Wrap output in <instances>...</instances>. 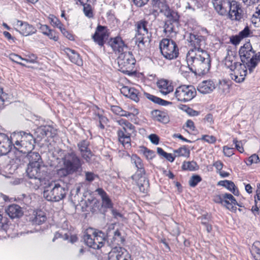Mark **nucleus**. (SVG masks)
<instances>
[{"instance_id": "nucleus-1", "label": "nucleus", "mask_w": 260, "mask_h": 260, "mask_svg": "<svg viewBox=\"0 0 260 260\" xmlns=\"http://www.w3.org/2000/svg\"><path fill=\"white\" fill-rule=\"evenodd\" d=\"M186 60L189 70L197 74H205L211 67L210 56L205 50L188 51Z\"/></svg>"}, {"instance_id": "nucleus-2", "label": "nucleus", "mask_w": 260, "mask_h": 260, "mask_svg": "<svg viewBox=\"0 0 260 260\" xmlns=\"http://www.w3.org/2000/svg\"><path fill=\"white\" fill-rule=\"evenodd\" d=\"M214 10L220 16L232 20H240L242 18L240 4L235 0H211Z\"/></svg>"}, {"instance_id": "nucleus-3", "label": "nucleus", "mask_w": 260, "mask_h": 260, "mask_svg": "<svg viewBox=\"0 0 260 260\" xmlns=\"http://www.w3.org/2000/svg\"><path fill=\"white\" fill-rule=\"evenodd\" d=\"M61 159L63 167L57 171V175L60 177L73 174L82 168L81 160L73 149L64 152Z\"/></svg>"}, {"instance_id": "nucleus-4", "label": "nucleus", "mask_w": 260, "mask_h": 260, "mask_svg": "<svg viewBox=\"0 0 260 260\" xmlns=\"http://www.w3.org/2000/svg\"><path fill=\"white\" fill-rule=\"evenodd\" d=\"M12 141L15 148L24 154L32 151L35 147V139L30 133H13Z\"/></svg>"}, {"instance_id": "nucleus-5", "label": "nucleus", "mask_w": 260, "mask_h": 260, "mask_svg": "<svg viewBox=\"0 0 260 260\" xmlns=\"http://www.w3.org/2000/svg\"><path fill=\"white\" fill-rule=\"evenodd\" d=\"M131 163L137 169L135 174L132 176V179L135 181L140 192L145 193L149 187V182L145 177V171L142 160L137 155L133 154L131 157Z\"/></svg>"}, {"instance_id": "nucleus-6", "label": "nucleus", "mask_w": 260, "mask_h": 260, "mask_svg": "<svg viewBox=\"0 0 260 260\" xmlns=\"http://www.w3.org/2000/svg\"><path fill=\"white\" fill-rule=\"evenodd\" d=\"M26 173L28 177L32 179L30 183L35 184V188H39L46 184L48 173L47 167L44 165L27 166Z\"/></svg>"}, {"instance_id": "nucleus-7", "label": "nucleus", "mask_w": 260, "mask_h": 260, "mask_svg": "<svg viewBox=\"0 0 260 260\" xmlns=\"http://www.w3.org/2000/svg\"><path fill=\"white\" fill-rule=\"evenodd\" d=\"M116 122L121 128L117 131L119 142L126 148L128 149L131 146V136L135 132V126L125 119L121 118Z\"/></svg>"}, {"instance_id": "nucleus-8", "label": "nucleus", "mask_w": 260, "mask_h": 260, "mask_svg": "<svg viewBox=\"0 0 260 260\" xmlns=\"http://www.w3.org/2000/svg\"><path fill=\"white\" fill-rule=\"evenodd\" d=\"M148 23L147 21L142 19L135 24L136 32L134 40L138 48L141 51L145 49L146 44L148 42V37L147 36L148 32L147 27Z\"/></svg>"}, {"instance_id": "nucleus-9", "label": "nucleus", "mask_w": 260, "mask_h": 260, "mask_svg": "<svg viewBox=\"0 0 260 260\" xmlns=\"http://www.w3.org/2000/svg\"><path fill=\"white\" fill-rule=\"evenodd\" d=\"M161 54L169 60L176 58L179 54V49L176 43L172 40L162 39L159 43Z\"/></svg>"}, {"instance_id": "nucleus-10", "label": "nucleus", "mask_w": 260, "mask_h": 260, "mask_svg": "<svg viewBox=\"0 0 260 260\" xmlns=\"http://www.w3.org/2000/svg\"><path fill=\"white\" fill-rule=\"evenodd\" d=\"M239 55L243 64L248 67L250 73H251L255 68V63L253 62L254 51L249 43L245 44L241 47L239 51Z\"/></svg>"}, {"instance_id": "nucleus-11", "label": "nucleus", "mask_w": 260, "mask_h": 260, "mask_svg": "<svg viewBox=\"0 0 260 260\" xmlns=\"http://www.w3.org/2000/svg\"><path fill=\"white\" fill-rule=\"evenodd\" d=\"M136 60L129 52L121 53L118 58L120 71L128 75L132 73Z\"/></svg>"}, {"instance_id": "nucleus-12", "label": "nucleus", "mask_w": 260, "mask_h": 260, "mask_svg": "<svg viewBox=\"0 0 260 260\" xmlns=\"http://www.w3.org/2000/svg\"><path fill=\"white\" fill-rule=\"evenodd\" d=\"M67 192V190L64 187L61 186L59 184H55L51 190H44L43 196L49 201L58 202L66 197Z\"/></svg>"}, {"instance_id": "nucleus-13", "label": "nucleus", "mask_w": 260, "mask_h": 260, "mask_svg": "<svg viewBox=\"0 0 260 260\" xmlns=\"http://www.w3.org/2000/svg\"><path fill=\"white\" fill-rule=\"evenodd\" d=\"M175 95L178 101L186 102L195 97L196 90L193 86L181 85L176 88Z\"/></svg>"}, {"instance_id": "nucleus-14", "label": "nucleus", "mask_w": 260, "mask_h": 260, "mask_svg": "<svg viewBox=\"0 0 260 260\" xmlns=\"http://www.w3.org/2000/svg\"><path fill=\"white\" fill-rule=\"evenodd\" d=\"M186 40L191 47L189 51L205 50L206 41L204 37L198 34L189 33L187 36Z\"/></svg>"}, {"instance_id": "nucleus-15", "label": "nucleus", "mask_w": 260, "mask_h": 260, "mask_svg": "<svg viewBox=\"0 0 260 260\" xmlns=\"http://www.w3.org/2000/svg\"><path fill=\"white\" fill-rule=\"evenodd\" d=\"M247 69V66L245 64H237V67L231 71V78L237 83L242 82L246 76Z\"/></svg>"}, {"instance_id": "nucleus-16", "label": "nucleus", "mask_w": 260, "mask_h": 260, "mask_svg": "<svg viewBox=\"0 0 260 260\" xmlns=\"http://www.w3.org/2000/svg\"><path fill=\"white\" fill-rule=\"evenodd\" d=\"M108 259L131 260V256L125 249L121 247H115L108 253Z\"/></svg>"}, {"instance_id": "nucleus-17", "label": "nucleus", "mask_w": 260, "mask_h": 260, "mask_svg": "<svg viewBox=\"0 0 260 260\" xmlns=\"http://www.w3.org/2000/svg\"><path fill=\"white\" fill-rule=\"evenodd\" d=\"M108 36L107 27L98 25L92 38L96 43L102 46L105 44L106 40L108 39Z\"/></svg>"}, {"instance_id": "nucleus-18", "label": "nucleus", "mask_w": 260, "mask_h": 260, "mask_svg": "<svg viewBox=\"0 0 260 260\" xmlns=\"http://www.w3.org/2000/svg\"><path fill=\"white\" fill-rule=\"evenodd\" d=\"M15 26L19 32L25 36L34 34L37 31L36 28L31 25L20 20H17L15 24Z\"/></svg>"}, {"instance_id": "nucleus-19", "label": "nucleus", "mask_w": 260, "mask_h": 260, "mask_svg": "<svg viewBox=\"0 0 260 260\" xmlns=\"http://www.w3.org/2000/svg\"><path fill=\"white\" fill-rule=\"evenodd\" d=\"M89 143L86 140H82L77 144V147L80 152L81 156L87 162L91 160L92 152L89 148Z\"/></svg>"}, {"instance_id": "nucleus-20", "label": "nucleus", "mask_w": 260, "mask_h": 260, "mask_svg": "<svg viewBox=\"0 0 260 260\" xmlns=\"http://www.w3.org/2000/svg\"><path fill=\"white\" fill-rule=\"evenodd\" d=\"M12 144L13 145V142L12 141V135H11L10 139L5 135L0 142V155H6L9 152L12 148Z\"/></svg>"}, {"instance_id": "nucleus-21", "label": "nucleus", "mask_w": 260, "mask_h": 260, "mask_svg": "<svg viewBox=\"0 0 260 260\" xmlns=\"http://www.w3.org/2000/svg\"><path fill=\"white\" fill-rule=\"evenodd\" d=\"M215 88V85L212 80H205L202 82L198 87V91L203 94L210 93Z\"/></svg>"}, {"instance_id": "nucleus-22", "label": "nucleus", "mask_w": 260, "mask_h": 260, "mask_svg": "<svg viewBox=\"0 0 260 260\" xmlns=\"http://www.w3.org/2000/svg\"><path fill=\"white\" fill-rule=\"evenodd\" d=\"M26 153L25 158L28 161V166L43 164L41 156L38 152L31 151Z\"/></svg>"}, {"instance_id": "nucleus-23", "label": "nucleus", "mask_w": 260, "mask_h": 260, "mask_svg": "<svg viewBox=\"0 0 260 260\" xmlns=\"http://www.w3.org/2000/svg\"><path fill=\"white\" fill-rule=\"evenodd\" d=\"M94 229L90 228L87 230L86 232L84 235L83 239L87 246L93 249H98V247L94 241Z\"/></svg>"}, {"instance_id": "nucleus-24", "label": "nucleus", "mask_w": 260, "mask_h": 260, "mask_svg": "<svg viewBox=\"0 0 260 260\" xmlns=\"http://www.w3.org/2000/svg\"><path fill=\"white\" fill-rule=\"evenodd\" d=\"M223 205L230 210L236 211L237 208L235 206L238 204L233 196L229 193H224L223 194Z\"/></svg>"}, {"instance_id": "nucleus-25", "label": "nucleus", "mask_w": 260, "mask_h": 260, "mask_svg": "<svg viewBox=\"0 0 260 260\" xmlns=\"http://www.w3.org/2000/svg\"><path fill=\"white\" fill-rule=\"evenodd\" d=\"M110 45L113 50L116 53H122L126 47L123 41L120 37H116L111 39Z\"/></svg>"}, {"instance_id": "nucleus-26", "label": "nucleus", "mask_w": 260, "mask_h": 260, "mask_svg": "<svg viewBox=\"0 0 260 260\" xmlns=\"http://www.w3.org/2000/svg\"><path fill=\"white\" fill-rule=\"evenodd\" d=\"M95 192L100 196L102 199V206L105 208H112L113 203L107 193L102 188H98Z\"/></svg>"}, {"instance_id": "nucleus-27", "label": "nucleus", "mask_w": 260, "mask_h": 260, "mask_svg": "<svg viewBox=\"0 0 260 260\" xmlns=\"http://www.w3.org/2000/svg\"><path fill=\"white\" fill-rule=\"evenodd\" d=\"M6 212L11 218H18L23 215L21 208L16 204L10 205L7 208Z\"/></svg>"}, {"instance_id": "nucleus-28", "label": "nucleus", "mask_w": 260, "mask_h": 260, "mask_svg": "<svg viewBox=\"0 0 260 260\" xmlns=\"http://www.w3.org/2000/svg\"><path fill=\"white\" fill-rule=\"evenodd\" d=\"M157 86L160 92L165 95L172 92L173 90V87L169 83L168 81L164 79L158 80L157 82Z\"/></svg>"}, {"instance_id": "nucleus-29", "label": "nucleus", "mask_w": 260, "mask_h": 260, "mask_svg": "<svg viewBox=\"0 0 260 260\" xmlns=\"http://www.w3.org/2000/svg\"><path fill=\"white\" fill-rule=\"evenodd\" d=\"M64 51L73 63L78 66L82 64V60L80 58L79 55L74 50L67 48L65 49Z\"/></svg>"}, {"instance_id": "nucleus-30", "label": "nucleus", "mask_w": 260, "mask_h": 260, "mask_svg": "<svg viewBox=\"0 0 260 260\" xmlns=\"http://www.w3.org/2000/svg\"><path fill=\"white\" fill-rule=\"evenodd\" d=\"M38 131L42 136L48 138H53L56 135V130L49 125L41 126L38 128Z\"/></svg>"}, {"instance_id": "nucleus-31", "label": "nucleus", "mask_w": 260, "mask_h": 260, "mask_svg": "<svg viewBox=\"0 0 260 260\" xmlns=\"http://www.w3.org/2000/svg\"><path fill=\"white\" fill-rule=\"evenodd\" d=\"M152 115L156 120L163 123H167L170 121L168 115L165 112L155 110L152 112Z\"/></svg>"}, {"instance_id": "nucleus-32", "label": "nucleus", "mask_w": 260, "mask_h": 260, "mask_svg": "<svg viewBox=\"0 0 260 260\" xmlns=\"http://www.w3.org/2000/svg\"><path fill=\"white\" fill-rule=\"evenodd\" d=\"M237 64H241L238 62L236 60V57L233 55L231 52V54L229 53L225 57L224 59V64L228 68H229L231 71L237 67Z\"/></svg>"}, {"instance_id": "nucleus-33", "label": "nucleus", "mask_w": 260, "mask_h": 260, "mask_svg": "<svg viewBox=\"0 0 260 260\" xmlns=\"http://www.w3.org/2000/svg\"><path fill=\"white\" fill-rule=\"evenodd\" d=\"M32 56L34 57V58L29 60L28 59L22 58L20 56L17 55L16 54L11 53L9 55V57L10 59L11 60H12V61H14L22 66H25V65L24 64L22 63V62H19V60H24L27 62L34 63L36 61V57H35V55H34Z\"/></svg>"}, {"instance_id": "nucleus-34", "label": "nucleus", "mask_w": 260, "mask_h": 260, "mask_svg": "<svg viewBox=\"0 0 260 260\" xmlns=\"http://www.w3.org/2000/svg\"><path fill=\"white\" fill-rule=\"evenodd\" d=\"M94 234L95 239V242L96 246L98 247V249H100L103 246L105 241V234L102 231H95L94 230Z\"/></svg>"}, {"instance_id": "nucleus-35", "label": "nucleus", "mask_w": 260, "mask_h": 260, "mask_svg": "<svg viewBox=\"0 0 260 260\" xmlns=\"http://www.w3.org/2000/svg\"><path fill=\"white\" fill-rule=\"evenodd\" d=\"M217 90L221 95H225L230 92V85L224 80L219 81L217 85Z\"/></svg>"}, {"instance_id": "nucleus-36", "label": "nucleus", "mask_w": 260, "mask_h": 260, "mask_svg": "<svg viewBox=\"0 0 260 260\" xmlns=\"http://www.w3.org/2000/svg\"><path fill=\"white\" fill-rule=\"evenodd\" d=\"M218 184L225 187L235 195H238L239 191L236 188L235 185L233 182L229 180L220 181L218 182Z\"/></svg>"}, {"instance_id": "nucleus-37", "label": "nucleus", "mask_w": 260, "mask_h": 260, "mask_svg": "<svg viewBox=\"0 0 260 260\" xmlns=\"http://www.w3.org/2000/svg\"><path fill=\"white\" fill-rule=\"evenodd\" d=\"M151 4L154 8H157L160 12L163 13L169 7L166 1L165 0H152Z\"/></svg>"}, {"instance_id": "nucleus-38", "label": "nucleus", "mask_w": 260, "mask_h": 260, "mask_svg": "<svg viewBox=\"0 0 260 260\" xmlns=\"http://www.w3.org/2000/svg\"><path fill=\"white\" fill-rule=\"evenodd\" d=\"M46 220V216L45 213L42 211H38L35 214V217L32 219V222L35 224H41Z\"/></svg>"}, {"instance_id": "nucleus-39", "label": "nucleus", "mask_w": 260, "mask_h": 260, "mask_svg": "<svg viewBox=\"0 0 260 260\" xmlns=\"http://www.w3.org/2000/svg\"><path fill=\"white\" fill-rule=\"evenodd\" d=\"M146 97L150 100V101H152L154 103L158 104L161 106H167L168 105L172 104V103L170 102H168L167 101H165L164 100H162L159 98H158L157 96H155L153 95L150 94L149 93L146 94Z\"/></svg>"}, {"instance_id": "nucleus-40", "label": "nucleus", "mask_w": 260, "mask_h": 260, "mask_svg": "<svg viewBox=\"0 0 260 260\" xmlns=\"http://www.w3.org/2000/svg\"><path fill=\"white\" fill-rule=\"evenodd\" d=\"M251 253L255 260H260V242H255L251 247Z\"/></svg>"}, {"instance_id": "nucleus-41", "label": "nucleus", "mask_w": 260, "mask_h": 260, "mask_svg": "<svg viewBox=\"0 0 260 260\" xmlns=\"http://www.w3.org/2000/svg\"><path fill=\"white\" fill-rule=\"evenodd\" d=\"M164 14L167 18L171 19L174 22H177L179 20V15L178 13L176 11L171 10L169 7L164 12Z\"/></svg>"}, {"instance_id": "nucleus-42", "label": "nucleus", "mask_w": 260, "mask_h": 260, "mask_svg": "<svg viewBox=\"0 0 260 260\" xmlns=\"http://www.w3.org/2000/svg\"><path fill=\"white\" fill-rule=\"evenodd\" d=\"M182 168L183 170H184L193 171L197 170L198 169V166L196 162L191 161L184 162L182 166Z\"/></svg>"}, {"instance_id": "nucleus-43", "label": "nucleus", "mask_w": 260, "mask_h": 260, "mask_svg": "<svg viewBox=\"0 0 260 260\" xmlns=\"http://www.w3.org/2000/svg\"><path fill=\"white\" fill-rule=\"evenodd\" d=\"M114 235L113 237V242L116 245H120L122 243L123 239L121 236V233L118 229L114 231L112 233Z\"/></svg>"}, {"instance_id": "nucleus-44", "label": "nucleus", "mask_w": 260, "mask_h": 260, "mask_svg": "<svg viewBox=\"0 0 260 260\" xmlns=\"http://www.w3.org/2000/svg\"><path fill=\"white\" fill-rule=\"evenodd\" d=\"M175 153L177 154L176 156H185L188 157L189 156L190 151L185 147H181L177 150H174Z\"/></svg>"}, {"instance_id": "nucleus-45", "label": "nucleus", "mask_w": 260, "mask_h": 260, "mask_svg": "<svg viewBox=\"0 0 260 260\" xmlns=\"http://www.w3.org/2000/svg\"><path fill=\"white\" fill-rule=\"evenodd\" d=\"M111 110L116 115L124 117L126 116V111L122 110L121 107L118 106H112Z\"/></svg>"}, {"instance_id": "nucleus-46", "label": "nucleus", "mask_w": 260, "mask_h": 260, "mask_svg": "<svg viewBox=\"0 0 260 260\" xmlns=\"http://www.w3.org/2000/svg\"><path fill=\"white\" fill-rule=\"evenodd\" d=\"M51 24L54 27H56L61 30L63 28V25L60 21L54 16L50 18Z\"/></svg>"}, {"instance_id": "nucleus-47", "label": "nucleus", "mask_w": 260, "mask_h": 260, "mask_svg": "<svg viewBox=\"0 0 260 260\" xmlns=\"http://www.w3.org/2000/svg\"><path fill=\"white\" fill-rule=\"evenodd\" d=\"M127 97L136 102H138L139 101V91L135 88H132Z\"/></svg>"}, {"instance_id": "nucleus-48", "label": "nucleus", "mask_w": 260, "mask_h": 260, "mask_svg": "<svg viewBox=\"0 0 260 260\" xmlns=\"http://www.w3.org/2000/svg\"><path fill=\"white\" fill-rule=\"evenodd\" d=\"M81 5L83 6V11L85 15L89 18L92 17L93 14L90 4L86 3Z\"/></svg>"}, {"instance_id": "nucleus-49", "label": "nucleus", "mask_w": 260, "mask_h": 260, "mask_svg": "<svg viewBox=\"0 0 260 260\" xmlns=\"http://www.w3.org/2000/svg\"><path fill=\"white\" fill-rule=\"evenodd\" d=\"M259 161L260 159L258 156L256 154H254L248 157L247 161H246V163L247 166H250L254 163L257 164L259 162Z\"/></svg>"}, {"instance_id": "nucleus-50", "label": "nucleus", "mask_w": 260, "mask_h": 260, "mask_svg": "<svg viewBox=\"0 0 260 260\" xmlns=\"http://www.w3.org/2000/svg\"><path fill=\"white\" fill-rule=\"evenodd\" d=\"M201 180L202 179L200 176L193 175L190 178L189 184L191 187H195Z\"/></svg>"}, {"instance_id": "nucleus-51", "label": "nucleus", "mask_w": 260, "mask_h": 260, "mask_svg": "<svg viewBox=\"0 0 260 260\" xmlns=\"http://www.w3.org/2000/svg\"><path fill=\"white\" fill-rule=\"evenodd\" d=\"M164 31L166 34L171 35L175 32L173 24L172 23H166L164 26Z\"/></svg>"}, {"instance_id": "nucleus-52", "label": "nucleus", "mask_w": 260, "mask_h": 260, "mask_svg": "<svg viewBox=\"0 0 260 260\" xmlns=\"http://www.w3.org/2000/svg\"><path fill=\"white\" fill-rule=\"evenodd\" d=\"M94 119L98 120L99 121V123H107L108 121V119L102 114L100 110H99L98 113H95Z\"/></svg>"}, {"instance_id": "nucleus-53", "label": "nucleus", "mask_w": 260, "mask_h": 260, "mask_svg": "<svg viewBox=\"0 0 260 260\" xmlns=\"http://www.w3.org/2000/svg\"><path fill=\"white\" fill-rule=\"evenodd\" d=\"M172 234L175 236H177L180 234V230L178 225L174 222L170 226V229Z\"/></svg>"}, {"instance_id": "nucleus-54", "label": "nucleus", "mask_w": 260, "mask_h": 260, "mask_svg": "<svg viewBox=\"0 0 260 260\" xmlns=\"http://www.w3.org/2000/svg\"><path fill=\"white\" fill-rule=\"evenodd\" d=\"M200 139L210 144H213L216 141V138L214 136L209 135H203Z\"/></svg>"}, {"instance_id": "nucleus-55", "label": "nucleus", "mask_w": 260, "mask_h": 260, "mask_svg": "<svg viewBox=\"0 0 260 260\" xmlns=\"http://www.w3.org/2000/svg\"><path fill=\"white\" fill-rule=\"evenodd\" d=\"M45 36H47L50 39L54 41H57L58 40V36L57 33L54 30L51 29H50Z\"/></svg>"}, {"instance_id": "nucleus-56", "label": "nucleus", "mask_w": 260, "mask_h": 260, "mask_svg": "<svg viewBox=\"0 0 260 260\" xmlns=\"http://www.w3.org/2000/svg\"><path fill=\"white\" fill-rule=\"evenodd\" d=\"M234 148L224 146L223 147V152L225 156L230 157L234 154Z\"/></svg>"}, {"instance_id": "nucleus-57", "label": "nucleus", "mask_w": 260, "mask_h": 260, "mask_svg": "<svg viewBox=\"0 0 260 260\" xmlns=\"http://www.w3.org/2000/svg\"><path fill=\"white\" fill-rule=\"evenodd\" d=\"M37 26L38 28L39 29L41 32L44 35L50 30L49 27L47 25L38 23L37 24Z\"/></svg>"}, {"instance_id": "nucleus-58", "label": "nucleus", "mask_w": 260, "mask_h": 260, "mask_svg": "<svg viewBox=\"0 0 260 260\" xmlns=\"http://www.w3.org/2000/svg\"><path fill=\"white\" fill-rule=\"evenodd\" d=\"M233 143L235 144L236 149L240 152L243 153L244 151L242 146V142L239 141L236 138L234 139Z\"/></svg>"}, {"instance_id": "nucleus-59", "label": "nucleus", "mask_w": 260, "mask_h": 260, "mask_svg": "<svg viewBox=\"0 0 260 260\" xmlns=\"http://www.w3.org/2000/svg\"><path fill=\"white\" fill-rule=\"evenodd\" d=\"M129 109V111H126V117H129L131 116H136L139 113V111H138V110L137 109H136L134 107H129L128 108Z\"/></svg>"}, {"instance_id": "nucleus-60", "label": "nucleus", "mask_w": 260, "mask_h": 260, "mask_svg": "<svg viewBox=\"0 0 260 260\" xmlns=\"http://www.w3.org/2000/svg\"><path fill=\"white\" fill-rule=\"evenodd\" d=\"M97 177V175L94 174V173L90 172H86L85 173V179L86 180L91 182L94 180L95 177Z\"/></svg>"}, {"instance_id": "nucleus-61", "label": "nucleus", "mask_w": 260, "mask_h": 260, "mask_svg": "<svg viewBox=\"0 0 260 260\" xmlns=\"http://www.w3.org/2000/svg\"><path fill=\"white\" fill-rule=\"evenodd\" d=\"M60 31L63 34V35L67 38H68L69 40L72 41L74 40V37L73 35L70 32H69L68 30H67L64 27L60 30Z\"/></svg>"}, {"instance_id": "nucleus-62", "label": "nucleus", "mask_w": 260, "mask_h": 260, "mask_svg": "<svg viewBox=\"0 0 260 260\" xmlns=\"http://www.w3.org/2000/svg\"><path fill=\"white\" fill-rule=\"evenodd\" d=\"M249 28L248 26H246L243 30L239 32V35L241 37V38L243 39L244 38L247 37L249 35Z\"/></svg>"}, {"instance_id": "nucleus-63", "label": "nucleus", "mask_w": 260, "mask_h": 260, "mask_svg": "<svg viewBox=\"0 0 260 260\" xmlns=\"http://www.w3.org/2000/svg\"><path fill=\"white\" fill-rule=\"evenodd\" d=\"M134 4L138 7H142L146 5L149 0H132Z\"/></svg>"}, {"instance_id": "nucleus-64", "label": "nucleus", "mask_w": 260, "mask_h": 260, "mask_svg": "<svg viewBox=\"0 0 260 260\" xmlns=\"http://www.w3.org/2000/svg\"><path fill=\"white\" fill-rule=\"evenodd\" d=\"M145 157L148 159H151L155 156L154 152L151 150L146 149L144 152Z\"/></svg>"}]
</instances>
